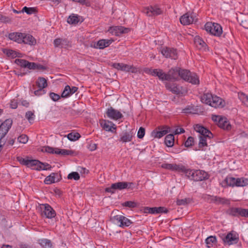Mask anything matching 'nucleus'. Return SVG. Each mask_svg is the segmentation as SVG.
<instances>
[{
  "label": "nucleus",
  "mask_w": 248,
  "mask_h": 248,
  "mask_svg": "<svg viewBox=\"0 0 248 248\" xmlns=\"http://www.w3.org/2000/svg\"><path fill=\"white\" fill-rule=\"evenodd\" d=\"M68 41L65 39L57 38L54 41V45L56 47H66L68 45Z\"/></svg>",
  "instance_id": "nucleus-28"
},
{
  "label": "nucleus",
  "mask_w": 248,
  "mask_h": 248,
  "mask_svg": "<svg viewBox=\"0 0 248 248\" xmlns=\"http://www.w3.org/2000/svg\"><path fill=\"white\" fill-rule=\"evenodd\" d=\"M238 97L245 105L248 107V95L241 93H238Z\"/></svg>",
  "instance_id": "nucleus-41"
},
{
  "label": "nucleus",
  "mask_w": 248,
  "mask_h": 248,
  "mask_svg": "<svg viewBox=\"0 0 248 248\" xmlns=\"http://www.w3.org/2000/svg\"><path fill=\"white\" fill-rule=\"evenodd\" d=\"M194 43L198 48L200 49H205L206 45L203 40L199 36H196L194 38Z\"/></svg>",
  "instance_id": "nucleus-29"
},
{
  "label": "nucleus",
  "mask_w": 248,
  "mask_h": 248,
  "mask_svg": "<svg viewBox=\"0 0 248 248\" xmlns=\"http://www.w3.org/2000/svg\"><path fill=\"white\" fill-rule=\"evenodd\" d=\"M21 12L22 13L25 12L28 15H31L35 13L36 9L34 7H27L25 6L23 8Z\"/></svg>",
  "instance_id": "nucleus-46"
},
{
  "label": "nucleus",
  "mask_w": 248,
  "mask_h": 248,
  "mask_svg": "<svg viewBox=\"0 0 248 248\" xmlns=\"http://www.w3.org/2000/svg\"><path fill=\"white\" fill-rule=\"evenodd\" d=\"M159 131H153L152 132V136L154 138H161L168 133L170 132V128L168 126H163L158 127Z\"/></svg>",
  "instance_id": "nucleus-16"
},
{
  "label": "nucleus",
  "mask_w": 248,
  "mask_h": 248,
  "mask_svg": "<svg viewBox=\"0 0 248 248\" xmlns=\"http://www.w3.org/2000/svg\"><path fill=\"white\" fill-rule=\"evenodd\" d=\"M201 100L203 103L216 108H223L225 105V101L222 98L209 93L202 95Z\"/></svg>",
  "instance_id": "nucleus-1"
},
{
  "label": "nucleus",
  "mask_w": 248,
  "mask_h": 248,
  "mask_svg": "<svg viewBox=\"0 0 248 248\" xmlns=\"http://www.w3.org/2000/svg\"><path fill=\"white\" fill-rule=\"evenodd\" d=\"M113 67L118 69L125 72H131L132 73L137 72L138 68L133 65H130L122 63H115L113 64Z\"/></svg>",
  "instance_id": "nucleus-13"
},
{
  "label": "nucleus",
  "mask_w": 248,
  "mask_h": 248,
  "mask_svg": "<svg viewBox=\"0 0 248 248\" xmlns=\"http://www.w3.org/2000/svg\"><path fill=\"white\" fill-rule=\"evenodd\" d=\"M23 35L24 33H23L15 32L10 33L8 37L11 40L18 43H22L23 39L24 38L23 37Z\"/></svg>",
  "instance_id": "nucleus-25"
},
{
  "label": "nucleus",
  "mask_w": 248,
  "mask_h": 248,
  "mask_svg": "<svg viewBox=\"0 0 248 248\" xmlns=\"http://www.w3.org/2000/svg\"><path fill=\"white\" fill-rule=\"evenodd\" d=\"M43 152H46L48 153L56 154V148H53L48 146L44 147L42 149Z\"/></svg>",
  "instance_id": "nucleus-57"
},
{
  "label": "nucleus",
  "mask_w": 248,
  "mask_h": 248,
  "mask_svg": "<svg viewBox=\"0 0 248 248\" xmlns=\"http://www.w3.org/2000/svg\"><path fill=\"white\" fill-rule=\"evenodd\" d=\"M187 203V199H181L177 201V204L179 205H186Z\"/></svg>",
  "instance_id": "nucleus-63"
},
{
  "label": "nucleus",
  "mask_w": 248,
  "mask_h": 248,
  "mask_svg": "<svg viewBox=\"0 0 248 248\" xmlns=\"http://www.w3.org/2000/svg\"><path fill=\"white\" fill-rule=\"evenodd\" d=\"M194 143V138L192 137H189L188 138L187 140L186 141L185 143V145L186 147H188L190 146H192Z\"/></svg>",
  "instance_id": "nucleus-58"
},
{
  "label": "nucleus",
  "mask_w": 248,
  "mask_h": 248,
  "mask_svg": "<svg viewBox=\"0 0 248 248\" xmlns=\"http://www.w3.org/2000/svg\"><path fill=\"white\" fill-rule=\"evenodd\" d=\"M160 51L166 58H170L174 60L177 58L176 50L173 48L163 47L160 48Z\"/></svg>",
  "instance_id": "nucleus-14"
},
{
  "label": "nucleus",
  "mask_w": 248,
  "mask_h": 248,
  "mask_svg": "<svg viewBox=\"0 0 248 248\" xmlns=\"http://www.w3.org/2000/svg\"><path fill=\"white\" fill-rule=\"evenodd\" d=\"M111 40L101 39L94 44V47L98 49H103L108 46L112 42Z\"/></svg>",
  "instance_id": "nucleus-23"
},
{
  "label": "nucleus",
  "mask_w": 248,
  "mask_h": 248,
  "mask_svg": "<svg viewBox=\"0 0 248 248\" xmlns=\"http://www.w3.org/2000/svg\"><path fill=\"white\" fill-rule=\"evenodd\" d=\"M78 16L71 15L67 19V22L71 24H76L78 22Z\"/></svg>",
  "instance_id": "nucleus-44"
},
{
  "label": "nucleus",
  "mask_w": 248,
  "mask_h": 248,
  "mask_svg": "<svg viewBox=\"0 0 248 248\" xmlns=\"http://www.w3.org/2000/svg\"><path fill=\"white\" fill-rule=\"evenodd\" d=\"M45 93L44 90H42V89L40 88H39L38 90H36L34 92V94L37 96L40 95L41 94H44Z\"/></svg>",
  "instance_id": "nucleus-64"
},
{
  "label": "nucleus",
  "mask_w": 248,
  "mask_h": 248,
  "mask_svg": "<svg viewBox=\"0 0 248 248\" xmlns=\"http://www.w3.org/2000/svg\"><path fill=\"white\" fill-rule=\"evenodd\" d=\"M146 211L148 213L151 214H157L160 213H167L166 209L162 207L147 208Z\"/></svg>",
  "instance_id": "nucleus-32"
},
{
  "label": "nucleus",
  "mask_w": 248,
  "mask_h": 248,
  "mask_svg": "<svg viewBox=\"0 0 248 248\" xmlns=\"http://www.w3.org/2000/svg\"><path fill=\"white\" fill-rule=\"evenodd\" d=\"M30 69H39V66L34 62H31L28 61L27 67Z\"/></svg>",
  "instance_id": "nucleus-56"
},
{
  "label": "nucleus",
  "mask_w": 248,
  "mask_h": 248,
  "mask_svg": "<svg viewBox=\"0 0 248 248\" xmlns=\"http://www.w3.org/2000/svg\"><path fill=\"white\" fill-rule=\"evenodd\" d=\"M129 30V28L122 26H115L110 27L108 31L112 35L119 36L123 33H127Z\"/></svg>",
  "instance_id": "nucleus-15"
},
{
  "label": "nucleus",
  "mask_w": 248,
  "mask_h": 248,
  "mask_svg": "<svg viewBox=\"0 0 248 248\" xmlns=\"http://www.w3.org/2000/svg\"><path fill=\"white\" fill-rule=\"evenodd\" d=\"M68 179L78 180L80 178L79 174L77 172H72L69 173L67 176Z\"/></svg>",
  "instance_id": "nucleus-48"
},
{
  "label": "nucleus",
  "mask_w": 248,
  "mask_h": 248,
  "mask_svg": "<svg viewBox=\"0 0 248 248\" xmlns=\"http://www.w3.org/2000/svg\"><path fill=\"white\" fill-rule=\"evenodd\" d=\"M204 29L207 32L214 36H219L222 33L221 26L216 23L207 22Z\"/></svg>",
  "instance_id": "nucleus-5"
},
{
  "label": "nucleus",
  "mask_w": 248,
  "mask_h": 248,
  "mask_svg": "<svg viewBox=\"0 0 248 248\" xmlns=\"http://www.w3.org/2000/svg\"><path fill=\"white\" fill-rule=\"evenodd\" d=\"M60 179V175L56 173H52L45 178L44 182L46 184L49 185L58 182Z\"/></svg>",
  "instance_id": "nucleus-24"
},
{
  "label": "nucleus",
  "mask_w": 248,
  "mask_h": 248,
  "mask_svg": "<svg viewBox=\"0 0 248 248\" xmlns=\"http://www.w3.org/2000/svg\"><path fill=\"white\" fill-rule=\"evenodd\" d=\"M78 89L77 87L73 86L72 88L69 85H66L63 92H62L61 97L62 98H67L76 93Z\"/></svg>",
  "instance_id": "nucleus-21"
},
{
  "label": "nucleus",
  "mask_w": 248,
  "mask_h": 248,
  "mask_svg": "<svg viewBox=\"0 0 248 248\" xmlns=\"http://www.w3.org/2000/svg\"><path fill=\"white\" fill-rule=\"evenodd\" d=\"M49 96L50 98L54 101H57L60 98V96L57 93H49Z\"/></svg>",
  "instance_id": "nucleus-59"
},
{
  "label": "nucleus",
  "mask_w": 248,
  "mask_h": 248,
  "mask_svg": "<svg viewBox=\"0 0 248 248\" xmlns=\"http://www.w3.org/2000/svg\"><path fill=\"white\" fill-rule=\"evenodd\" d=\"M36 84L39 88L44 90L47 86L46 80L44 78H39L36 81Z\"/></svg>",
  "instance_id": "nucleus-37"
},
{
  "label": "nucleus",
  "mask_w": 248,
  "mask_h": 248,
  "mask_svg": "<svg viewBox=\"0 0 248 248\" xmlns=\"http://www.w3.org/2000/svg\"><path fill=\"white\" fill-rule=\"evenodd\" d=\"M171 170L178 171L179 172H185L186 174V171L187 170L186 168L182 165H177L176 164H172Z\"/></svg>",
  "instance_id": "nucleus-38"
},
{
  "label": "nucleus",
  "mask_w": 248,
  "mask_h": 248,
  "mask_svg": "<svg viewBox=\"0 0 248 248\" xmlns=\"http://www.w3.org/2000/svg\"><path fill=\"white\" fill-rule=\"evenodd\" d=\"M217 242V238L215 236H210L205 240V243L208 248L211 247L213 245Z\"/></svg>",
  "instance_id": "nucleus-40"
},
{
  "label": "nucleus",
  "mask_w": 248,
  "mask_h": 248,
  "mask_svg": "<svg viewBox=\"0 0 248 248\" xmlns=\"http://www.w3.org/2000/svg\"><path fill=\"white\" fill-rule=\"evenodd\" d=\"M143 12L148 16H157L162 13V10L156 6L146 7Z\"/></svg>",
  "instance_id": "nucleus-18"
},
{
  "label": "nucleus",
  "mask_w": 248,
  "mask_h": 248,
  "mask_svg": "<svg viewBox=\"0 0 248 248\" xmlns=\"http://www.w3.org/2000/svg\"><path fill=\"white\" fill-rule=\"evenodd\" d=\"M239 216L248 217V209L239 208Z\"/></svg>",
  "instance_id": "nucleus-55"
},
{
  "label": "nucleus",
  "mask_w": 248,
  "mask_h": 248,
  "mask_svg": "<svg viewBox=\"0 0 248 248\" xmlns=\"http://www.w3.org/2000/svg\"><path fill=\"white\" fill-rule=\"evenodd\" d=\"M38 243L43 248H52V247L51 241L47 239H39Z\"/></svg>",
  "instance_id": "nucleus-35"
},
{
  "label": "nucleus",
  "mask_w": 248,
  "mask_h": 248,
  "mask_svg": "<svg viewBox=\"0 0 248 248\" xmlns=\"http://www.w3.org/2000/svg\"><path fill=\"white\" fill-rule=\"evenodd\" d=\"M41 215L48 218H52L56 215L55 210L48 204H43L41 206Z\"/></svg>",
  "instance_id": "nucleus-8"
},
{
  "label": "nucleus",
  "mask_w": 248,
  "mask_h": 248,
  "mask_svg": "<svg viewBox=\"0 0 248 248\" xmlns=\"http://www.w3.org/2000/svg\"><path fill=\"white\" fill-rule=\"evenodd\" d=\"M15 62L18 65L23 67H26L28 61L22 59H16Z\"/></svg>",
  "instance_id": "nucleus-50"
},
{
  "label": "nucleus",
  "mask_w": 248,
  "mask_h": 248,
  "mask_svg": "<svg viewBox=\"0 0 248 248\" xmlns=\"http://www.w3.org/2000/svg\"><path fill=\"white\" fill-rule=\"evenodd\" d=\"M22 43L28 44L29 45H35L36 43L35 39L31 35L24 33L23 36Z\"/></svg>",
  "instance_id": "nucleus-27"
},
{
  "label": "nucleus",
  "mask_w": 248,
  "mask_h": 248,
  "mask_svg": "<svg viewBox=\"0 0 248 248\" xmlns=\"http://www.w3.org/2000/svg\"><path fill=\"white\" fill-rule=\"evenodd\" d=\"M239 208H232L229 211L230 215L233 216H239Z\"/></svg>",
  "instance_id": "nucleus-54"
},
{
  "label": "nucleus",
  "mask_w": 248,
  "mask_h": 248,
  "mask_svg": "<svg viewBox=\"0 0 248 248\" xmlns=\"http://www.w3.org/2000/svg\"><path fill=\"white\" fill-rule=\"evenodd\" d=\"M25 117L31 123L34 120L35 115L33 112L28 111L26 113Z\"/></svg>",
  "instance_id": "nucleus-49"
},
{
  "label": "nucleus",
  "mask_w": 248,
  "mask_h": 248,
  "mask_svg": "<svg viewBox=\"0 0 248 248\" xmlns=\"http://www.w3.org/2000/svg\"><path fill=\"white\" fill-rule=\"evenodd\" d=\"M122 223L123 225H122L121 227H128L132 224V221L127 217L123 216Z\"/></svg>",
  "instance_id": "nucleus-47"
},
{
  "label": "nucleus",
  "mask_w": 248,
  "mask_h": 248,
  "mask_svg": "<svg viewBox=\"0 0 248 248\" xmlns=\"http://www.w3.org/2000/svg\"><path fill=\"white\" fill-rule=\"evenodd\" d=\"M17 140L20 143L25 144L28 140V137L27 135L22 134L18 138Z\"/></svg>",
  "instance_id": "nucleus-53"
},
{
  "label": "nucleus",
  "mask_w": 248,
  "mask_h": 248,
  "mask_svg": "<svg viewBox=\"0 0 248 248\" xmlns=\"http://www.w3.org/2000/svg\"><path fill=\"white\" fill-rule=\"evenodd\" d=\"M179 75L183 79L193 84H199L200 83L198 76L195 73H192L187 70L180 69Z\"/></svg>",
  "instance_id": "nucleus-3"
},
{
  "label": "nucleus",
  "mask_w": 248,
  "mask_h": 248,
  "mask_svg": "<svg viewBox=\"0 0 248 248\" xmlns=\"http://www.w3.org/2000/svg\"><path fill=\"white\" fill-rule=\"evenodd\" d=\"M66 137L71 141H76L80 138V136L78 133H70Z\"/></svg>",
  "instance_id": "nucleus-42"
},
{
  "label": "nucleus",
  "mask_w": 248,
  "mask_h": 248,
  "mask_svg": "<svg viewBox=\"0 0 248 248\" xmlns=\"http://www.w3.org/2000/svg\"><path fill=\"white\" fill-rule=\"evenodd\" d=\"M179 68H172L169 70L168 73H167V77L168 78V80H177L179 79Z\"/></svg>",
  "instance_id": "nucleus-22"
},
{
  "label": "nucleus",
  "mask_w": 248,
  "mask_h": 248,
  "mask_svg": "<svg viewBox=\"0 0 248 248\" xmlns=\"http://www.w3.org/2000/svg\"><path fill=\"white\" fill-rule=\"evenodd\" d=\"M194 128L196 132L200 134L199 147L202 148L207 146V139H210L212 138V133L209 130L199 124L195 125Z\"/></svg>",
  "instance_id": "nucleus-2"
},
{
  "label": "nucleus",
  "mask_w": 248,
  "mask_h": 248,
  "mask_svg": "<svg viewBox=\"0 0 248 248\" xmlns=\"http://www.w3.org/2000/svg\"><path fill=\"white\" fill-rule=\"evenodd\" d=\"M122 217L123 216L118 215L111 217V219L114 224L121 227L122 225H123L122 223Z\"/></svg>",
  "instance_id": "nucleus-39"
},
{
  "label": "nucleus",
  "mask_w": 248,
  "mask_h": 248,
  "mask_svg": "<svg viewBox=\"0 0 248 248\" xmlns=\"http://www.w3.org/2000/svg\"><path fill=\"white\" fill-rule=\"evenodd\" d=\"M11 22V19L8 16H3L0 14V22L9 23Z\"/></svg>",
  "instance_id": "nucleus-51"
},
{
  "label": "nucleus",
  "mask_w": 248,
  "mask_h": 248,
  "mask_svg": "<svg viewBox=\"0 0 248 248\" xmlns=\"http://www.w3.org/2000/svg\"><path fill=\"white\" fill-rule=\"evenodd\" d=\"M4 54H6L8 57L11 58H15L16 57H21V54L15 51L12 49H4L3 50Z\"/></svg>",
  "instance_id": "nucleus-31"
},
{
  "label": "nucleus",
  "mask_w": 248,
  "mask_h": 248,
  "mask_svg": "<svg viewBox=\"0 0 248 248\" xmlns=\"http://www.w3.org/2000/svg\"><path fill=\"white\" fill-rule=\"evenodd\" d=\"M166 87L173 93L180 94L183 93V88L176 84L167 83L166 84Z\"/></svg>",
  "instance_id": "nucleus-19"
},
{
  "label": "nucleus",
  "mask_w": 248,
  "mask_h": 248,
  "mask_svg": "<svg viewBox=\"0 0 248 248\" xmlns=\"http://www.w3.org/2000/svg\"><path fill=\"white\" fill-rule=\"evenodd\" d=\"M106 114L109 118L114 120H117L123 117L122 114L119 111L112 107L108 109Z\"/></svg>",
  "instance_id": "nucleus-17"
},
{
  "label": "nucleus",
  "mask_w": 248,
  "mask_h": 248,
  "mask_svg": "<svg viewBox=\"0 0 248 248\" xmlns=\"http://www.w3.org/2000/svg\"><path fill=\"white\" fill-rule=\"evenodd\" d=\"M174 138L173 134L167 135L165 138V143L168 147H172L174 144Z\"/></svg>",
  "instance_id": "nucleus-36"
},
{
  "label": "nucleus",
  "mask_w": 248,
  "mask_h": 248,
  "mask_svg": "<svg viewBox=\"0 0 248 248\" xmlns=\"http://www.w3.org/2000/svg\"><path fill=\"white\" fill-rule=\"evenodd\" d=\"M145 135V129L140 127L138 132L137 136L139 139H142Z\"/></svg>",
  "instance_id": "nucleus-60"
},
{
  "label": "nucleus",
  "mask_w": 248,
  "mask_h": 248,
  "mask_svg": "<svg viewBox=\"0 0 248 248\" xmlns=\"http://www.w3.org/2000/svg\"><path fill=\"white\" fill-rule=\"evenodd\" d=\"M172 164H169V163H164L161 165V167L162 168L171 170H172Z\"/></svg>",
  "instance_id": "nucleus-62"
},
{
  "label": "nucleus",
  "mask_w": 248,
  "mask_h": 248,
  "mask_svg": "<svg viewBox=\"0 0 248 248\" xmlns=\"http://www.w3.org/2000/svg\"><path fill=\"white\" fill-rule=\"evenodd\" d=\"M133 136L130 132H124L120 135V140L123 142H130L132 140Z\"/></svg>",
  "instance_id": "nucleus-33"
},
{
  "label": "nucleus",
  "mask_w": 248,
  "mask_h": 248,
  "mask_svg": "<svg viewBox=\"0 0 248 248\" xmlns=\"http://www.w3.org/2000/svg\"><path fill=\"white\" fill-rule=\"evenodd\" d=\"M218 125L224 129L229 130L231 128L230 123L227 120V119L225 117H221L218 122Z\"/></svg>",
  "instance_id": "nucleus-30"
},
{
  "label": "nucleus",
  "mask_w": 248,
  "mask_h": 248,
  "mask_svg": "<svg viewBox=\"0 0 248 248\" xmlns=\"http://www.w3.org/2000/svg\"><path fill=\"white\" fill-rule=\"evenodd\" d=\"M238 235L235 232H231L226 235L222 240L224 243L228 245L236 244L238 241Z\"/></svg>",
  "instance_id": "nucleus-11"
},
{
  "label": "nucleus",
  "mask_w": 248,
  "mask_h": 248,
  "mask_svg": "<svg viewBox=\"0 0 248 248\" xmlns=\"http://www.w3.org/2000/svg\"><path fill=\"white\" fill-rule=\"evenodd\" d=\"M13 121L11 119H6L2 123L0 122V140H2V138L5 136L11 127Z\"/></svg>",
  "instance_id": "nucleus-10"
},
{
  "label": "nucleus",
  "mask_w": 248,
  "mask_h": 248,
  "mask_svg": "<svg viewBox=\"0 0 248 248\" xmlns=\"http://www.w3.org/2000/svg\"><path fill=\"white\" fill-rule=\"evenodd\" d=\"M186 176L191 180L199 181L207 178L208 175L203 170H187L186 171Z\"/></svg>",
  "instance_id": "nucleus-4"
},
{
  "label": "nucleus",
  "mask_w": 248,
  "mask_h": 248,
  "mask_svg": "<svg viewBox=\"0 0 248 248\" xmlns=\"http://www.w3.org/2000/svg\"><path fill=\"white\" fill-rule=\"evenodd\" d=\"M144 71L149 74H150L154 76H157L160 79L162 80H168L167 77V74H166L163 72L161 69H146Z\"/></svg>",
  "instance_id": "nucleus-12"
},
{
  "label": "nucleus",
  "mask_w": 248,
  "mask_h": 248,
  "mask_svg": "<svg viewBox=\"0 0 248 248\" xmlns=\"http://www.w3.org/2000/svg\"><path fill=\"white\" fill-rule=\"evenodd\" d=\"M122 205L124 206L130 208H134L137 206V204L136 202L133 201H127L124 202Z\"/></svg>",
  "instance_id": "nucleus-52"
},
{
  "label": "nucleus",
  "mask_w": 248,
  "mask_h": 248,
  "mask_svg": "<svg viewBox=\"0 0 248 248\" xmlns=\"http://www.w3.org/2000/svg\"><path fill=\"white\" fill-rule=\"evenodd\" d=\"M197 20L196 14L194 13H186L181 16L180 18V22L184 25H187L196 22Z\"/></svg>",
  "instance_id": "nucleus-7"
},
{
  "label": "nucleus",
  "mask_w": 248,
  "mask_h": 248,
  "mask_svg": "<svg viewBox=\"0 0 248 248\" xmlns=\"http://www.w3.org/2000/svg\"><path fill=\"white\" fill-rule=\"evenodd\" d=\"M248 185V178L241 177L236 178V186L244 187Z\"/></svg>",
  "instance_id": "nucleus-34"
},
{
  "label": "nucleus",
  "mask_w": 248,
  "mask_h": 248,
  "mask_svg": "<svg viewBox=\"0 0 248 248\" xmlns=\"http://www.w3.org/2000/svg\"><path fill=\"white\" fill-rule=\"evenodd\" d=\"M28 167L35 170H47L51 167L48 164L43 163L37 160H31Z\"/></svg>",
  "instance_id": "nucleus-9"
},
{
  "label": "nucleus",
  "mask_w": 248,
  "mask_h": 248,
  "mask_svg": "<svg viewBox=\"0 0 248 248\" xmlns=\"http://www.w3.org/2000/svg\"><path fill=\"white\" fill-rule=\"evenodd\" d=\"M10 107L13 109H16L17 107V101L16 100L13 99L11 101Z\"/></svg>",
  "instance_id": "nucleus-61"
},
{
  "label": "nucleus",
  "mask_w": 248,
  "mask_h": 248,
  "mask_svg": "<svg viewBox=\"0 0 248 248\" xmlns=\"http://www.w3.org/2000/svg\"><path fill=\"white\" fill-rule=\"evenodd\" d=\"M100 123L102 128L107 131L113 132V130L116 129L115 125L109 121L102 120L100 121Z\"/></svg>",
  "instance_id": "nucleus-20"
},
{
  "label": "nucleus",
  "mask_w": 248,
  "mask_h": 248,
  "mask_svg": "<svg viewBox=\"0 0 248 248\" xmlns=\"http://www.w3.org/2000/svg\"><path fill=\"white\" fill-rule=\"evenodd\" d=\"M72 152L70 150L66 149H60L56 148V154L61 155H71Z\"/></svg>",
  "instance_id": "nucleus-43"
},
{
  "label": "nucleus",
  "mask_w": 248,
  "mask_h": 248,
  "mask_svg": "<svg viewBox=\"0 0 248 248\" xmlns=\"http://www.w3.org/2000/svg\"><path fill=\"white\" fill-rule=\"evenodd\" d=\"M16 158L17 160L20 164L22 165H26L28 167L30 159H29L28 158H23L20 156H18Z\"/></svg>",
  "instance_id": "nucleus-45"
},
{
  "label": "nucleus",
  "mask_w": 248,
  "mask_h": 248,
  "mask_svg": "<svg viewBox=\"0 0 248 248\" xmlns=\"http://www.w3.org/2000/svg\"><path fill=\"white\" fill-rule=\"evenodd\" d=\"M133 185L132 183L126 182H121L112 184L109 187L106 188L105 191L111 194L115 193L116 190H123L127 188L130 187Z\"/></svg>",
  "instance_id": "nucleus-6"
},
{
  "label": "nucleus",
  "mask_w": 248,
  "mask_h": 248,
  "mask_svg": "<svg viewBox=\"0 0 248 248\" xmlns=\"http://www.w3.org/2000/svg\"><path fill=\"white\" fill-rule=\"evenodd\" d=\"M236 178L228 176L221 183V185L223 187L226 186H236Z\"/></svg>",
  "instance_id": "nucleus-26"
}]
</instances>
